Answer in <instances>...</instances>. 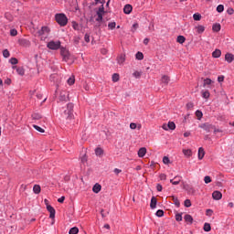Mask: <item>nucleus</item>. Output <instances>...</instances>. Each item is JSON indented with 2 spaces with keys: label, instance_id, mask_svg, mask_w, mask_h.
Segmentation results:
<instances>
[{
  "label": "nucleus",
  "instance_id": "f257e3e1",
  "mask_svg": "<svg viewBox=\"0 0 234 234\" xmlns=\"http://www.w3.org/2000/svg\"><path fill=\"white\" fill-rule=\"evenodd\" d=\"M62 118L68 121L72 120L74 118V103H68L67 109L62 113Z\"/></svg>",
  "mask_w": 234,
  "mask_h": 234
},
{
  "label": "nucleus",
  "instance_id": "f03ea898",
  "mask_svg": "<svg viewBox=\"0 0 234 234\" xmlns=\"http://www.w3.org/2000/svg\"><path fill=\"white\" fill-rule=\"evenodd\" d=\"M55 21L59 25V27H67L69 18L64 13H58L55 15Z\"/></svg>",
  "mask_w": 234,
  "mask_h": 234
},
{
  "label": "nucleus",
  "instance_id": "7ed1b4c3",
  "mask_svg": "<svg viewBox=\"0 0 234 234\" xmlns=\"http://www.w3.org/2000/svg\"><path fill=\"white\" fill-rule=\"evenodd\" d=\"M47 47L50 50H59L61 48V41L51 40L48 43Z\"/></svg>",
  "mask_w": 234,
  "mask_h": 234
},
{
  "label": "nucleus",
  "instance_id": "20e7f679",
  "mask_svg": "<svg viewBox=\"0 0 234 234\" xmlns=\"http://www.w3.org/2000/svg\"><path fill=\"white\" fill-rule=\"evenodd\" d=\"M199 129H203L206 133H211L215 129V125L209 122H204L199 124Z\"/></svg>",
  "mask_w": 234,
  "mask_h": 234
},
{
  "label": "nucleus",
  "instance_id": "39448f33",
  "mask_svg": "<svg viewBox=\"0 0 234 234\" xmlns=\"http://www.w3.org/2000/svg\"><path fill=\"white\" fill-rule=\"evenodd\" d=\"M60 56H62L63 61H69L70 58V54L69 53V50H67L66 48H63L60 46Z\"/></svg>",
  "mask_w": 234,
  "mask_h": 234
},
{
  "label": "nucleus",
  "instance_id": "423d86ee",
  "mask_svg": "<svg viewBox=\"0 0 234 234\" xmlns=\"http://www.w3.org/2000/svg\"><path fill=\"white\" fill-rule=\"evenodd\" d=\"M183 189H185V191H187V193H189V195H195V188H193V186H191L189 184H184Z\"/></svg>",
  "mask_w": 234,
  "mask_h": 234
},
{
  "label": "nucleus",
  "instance_id": "0eeeda50",
  "mask_svg": "<svg viewBox=\"0 0 234 234\" xmlns=\"http://www.w3.org/2000/svg\"><path fill=\"white\" fill-rule=\"evenodd\" d=\"M47 209L49 213V218H56V209L54 207L48 205Z\"/></svg>",
  "mask_w": 234,
  "mask_h": 234
},
{
  "label": "nucleus",
  "instance_id": "6e6552de",
  "mask_svg": "<svg viewBox=\"0 0 234 234\" xmlns=\"http://www.w3.org/2000/svg\"><path fill=\"white\" fill-rule=\"evenodd\" d=\"M212 198L214 200H220L222 198V193L218 190H216L212 193Z\"/></svg>",
  "mask_w": 234,
  "mask_h": 234
},
{
  "label": "nucleus",
  "instance_id": "1a4fd4ad",
  "mask_svg": "<svg viewBox=\"0 0 234 234\" xmlns=\"http://www.w3.org/2000/svg\"><path fill=\"white\" fill-rule=\"evenodd\" d=\"M96 16H97V17H96L95 21H97V23H99L97 25V27H101V23H103V15L101 13H96Z\"/></svg>",
  "mask_w": 234,
  "mask_h": 234
},
{
  "label": "nucleus",
  "instance_id": "9d476101",
  "mask_svg": "<svg viewBox=\"0 0 234 234\" xmlns=\"http://www.w3.org/2000/svg\"><path fill=\"white\" fill-rule=\"evenodd\" d=\"M225 61H227V63H233L234 55L232 53H227L225 55Z\"/></svg>",
  "mask_w": 234,
  "mask_h": 234
},
{
  "label": "nucleus",
  "instance_id": "9b49d317",
  "mask_svg": "<svg viewBox=\"0 0 234 234\" xmlns=\"http://www.w3.org/2000/svg\"><path fill=\"white\" fill-rule=\"evenodd\" d=\"M146 154H147V148H145V147H142L138 151L139 158H144V156H145Z\"/></svg>",
  "mask_w": 234,
  "mask_h": 234
},
{
  "label": "nucleus",
  "instance_id": "f8f14e48",
  "mask_svg": "<svg viewBox=\"0 0 234 234\" xmlns=\"http://www.w3.org/2000/svg\"><path fill=\"white\" fill-rule=\"evenodd\" d=\"M181 178H182V176H175L174 179L170 180V183L173 184V186H178V184H180Z\"/></svg>",
  "mask_w": 234,
  "mask_h": 234
},
{
  "label": "nucleus",
  "instance_id": "ddd939ff",
  "mask_svg": "<svg viewBox=\"0 0 234 234\" xmlns=\"http://www.w3.org/2000/svg\"><path fill=\"white\" fill-rule=\"evenodd\" d=\"M184 220L186 222V224H193V216L186 214L184 216Z\"/></svg>",
  "mask_w": 234,
  "mask_h": 234
},
{
  "label": "nucleus",
  "instance_id": "4468645a",
  "mask_svg": "<svg viewBox=\"0 0 234 234\" xmlns=\"http://www.w3.org/2000/svg\"><path fill=\"white\" fill-rule=\"evenodd\" d=\"M169 81H171V79L167 75H163L161 78V82L164 83V85H169Z\"/></svg>",
  "mask_w": 234,
  "mask_h": 234
},
{
  "label": "nucleus",
  "instance_id": "2eb2a0df",
  "mask_svg": "<svg viewBox=\"0 0 234 234\" xmlns=\"http://www.w3.org/2000/svg\"><path fill=\"white\" fill-rule=\"evenodd\" d=\"M123 12L124 14H127V15L131 14V12H133V5L129 4L125 5L123 7Z\"/></svg>",
  "mask_w": 234,
  "mask_h": 234
},
{
  "label": "nucleus",
  "instance_id": "dca6fc26",
  "mask_svg": "<svg viewBox=\"0 0 234 234\" xmlns=\"http://www.w3.org/2000/svg\"><path fill=\"white\" fill-rule=\"evenodd\" d=\"M197 156L198 160H202L204 156H206V151H204V148L199 147Z\"/></svg>",
  "mask_w": 234,
  "mask_h": 234
},
{
  "label": "nucleus",
  "instance_id": "f3484780",
  "mask_svg": "<svg viewBox=\"0 0 234 234\" xmlns=\"http://www.w3.org/2000/svg\"><path fill=\"white\" fill-rule=\"evenodd\" d=\"M117 63H119V65H123V63H125V54H121L117 57Z\"/></svg>",
  "mask_w": 234,
  "mask_h": 234
},
{
  "label": "nucleus",
  "instance_id": "a211bd4d",
  "mask_svg": "<svg viewBox=\"0 0 234 234\" xmlns=\"http://www.w3.org/2000/svg\"><path fill=\"white\" fill-rule=\"evenodd\" d=\"M92 191L93 193H100V191H101V185H100L99 183H96L93 187H92Z\"/></svg>",
  "mask_w": 234,
  "mask_h": 234
},
{
  "label": "nucleus",
  "instance_id": "6ab92c4d",
  "mask_svg": "<svg viewBox=\"0 0 234 234\" xmlns=\"http://www.w3.org/2000/svg\"><path fill=\"white\" fill-rule=\"evenodd\" d=\"M220 56H222V51L220 49H215L212 52V58H218Z\"/></svg>",
  "mask_w": 234,
  "mask_h": 234
},
{
  "label": "nucleus",
  "instance_id": "aec40b11",
  "mask_svg": "<svg viewBox=\"0 0 234 234\" xmlns=\"http://www.w3.org/2000/svg\"><path fill=\"white\" fill-rule=\"evenodd\" d=\"M157 199L155 197H152L151 198V203H150V207L151 209H154L156 207V204H157Z\"/></svg>",
  "mask_w": 234,
  "mask_h": 234
},
{
  "label": "nucleus",
  "instance_id": "412c9836",
  "mask_svg": "<svg viewBox=\"0 0 234 234\" xmlns=\"http://www.w3.org/2000/svg\"><path fill=\"white\" fill-rule=\"evenodd\" d=\"M33 192L35 195H39L41 193V186L39 185H35L33 186Z\"/></svg>",
  "mask_w": 234,
  "mask_h": 234
},
{
  "label": "nucleus",
  "instance_id": "4be33fe9",
  "mask_svg": "<svg viewBox=\"0 0 234 234\" xmlns=\"http://www.w3.org/2000/svg\"><path fill=\"white\" fill-rule=\"evenodd\" d=\"M220 28H222V27L218 23H216L212 26L213 32H220Z\"/></svg>",
  "mask_w": 234,
  "mask_h": 234
},
{
  "label": "nucleus",
  "instance_id": "5701e85b",
  "mask_svg": "<svg viewBox=\"0 0 234 234\" xmlns=\"http://www.w3.org/2000/svg\"><path fill=\"white\" fill-rule=\"evenodd\" d=\"M177 43H179L180 45H184V43H186V37L179 35L176 38Z\"/></svg>",
  "mask_w": 234,
  "mask_h": 234
},
{
  "label": "nucleus",
  "instance_id": "b1692460",
  "mask_svg": "<svg viewBox=\"0 0 234 234\" xmlns=\"http://www.w3.org/2000/svg\"><path fill=\"white\" fill-rule=\"evenodd\" d=\"M96 156H103V149L101 147H97L95 149Z\"/></svg>",
  "mask_w": 234,
  "mask_h": 234
},
{
  "label": "nucleus",
  "instance_id": "393cba45",
  "mask_svg": "<svg viewBox=\"0 0 234 234\" xmlns=\"http://www.w3.org/2000/svg\"><path fill=\"white\" fill-rule=\"evenodd\" d=\"M16 72L19 76H25V68L23 67L16 68Z\"/></svg>",
  "mask_w": 234,
  "mask_h": 234
},
{
  "label": "nucleus",
  "instance_id": "a878e982",
  "mask_svg": "<svg viewBox=\"0 0 234 234\" xmlns=\"http://www.w3.org/2000/svg\"><path fill=\"white\" fill-rule=\"evenodd\" d=\"M71 27L74 30H80V28H81V27L80 26V24H78V22L76 21H72L71 22Z\"/></svg>",
  "mask_w": 234,
  "mask_h": 234
},
{
  "label": "nucleus",
  "instance_id": "bb28decb",
  "mask_svg": "<svg viewBox=\"0 0 234 234\" xmlns=\"http://www.w3.org/2000/svg\"><path fill=\"white\" fill-rule=\"evenodd\" d=\"M172 200L176 207H180V200H178V197L172 196Z\"/></svg>",
  "mask_w": 234,
  "mask_h": 234
},
{
  "label": "nucleus",
  "instance_id": "cd10ccee",
  "mask_svg": "<svg viewBox=\"0 0 234 234\" xmlns=\"http://www.w3.org/2000/svg\"><path fill=\"white\" fill-rule=\"evenodd\" d=\"M78 233H80V229H78V227H73L69 231V234H78Z\"/></svg>",
  "mask_w": 234,
  "mask_h": 234
},
{
  "label": "nucleus",
  "instance_id": "c85d7f7f",
  "mask_svg": "<svg viewBox=\"0 0 234 234\" xmlns=\"http://www.w3.org/2000/svg\"><path fill=\"white\" fill-rule=\"evenodd\" d=\"M168 129L170 131H175V129H176V124H175V122H168Z\"/></svg>",
  "mask_w": 234,
  "mask_h": 234
},
{
  "label": "nucleus",
  "instance_id": "c756f323",
  "mask_svg": "<svg viewBox=\"0 0 234 234\" xmlns=\"http://www.w3.org/2000/svg\"><path fill=\"white\" fill-rule=\"evenodd\" d=\"M74 83H76V79L74 75H72L68 79V85H74Z\"/></svg>",
  "mask_w": 234,
  "mask_h": 234
},
{
  "label": "nucleus",
  "instance_id": "7c9ffc66",
  "mask_svg": "<svg viewBox=\"0 0 234 234\" xmlns=\"http://www.w3.org/2000/svg\"><path fill=\"white\" fill-rule=\"evenodd\" d=\"M203 229H204V231H206V232L211 231V224H209V223H205V224H204V227H203Z\"/></svg>",
  "mask_w": 234,
  "mask_h": 234
},
{
  "label": "nucleus",
  "instance_id": "2f4dec72",
  "mask_svg": "<svg viewBox=\"0 0 234 234\" xmlns=\"http://www.w3.org/2000/svg\"><path fill=\"white\" fill-rule=\"evenodd\" d=\"M32 120H41V118H43V116L40 113H33L31 115Z\"/></svg>",
  "mask_w": 234,
  "mask_h": 234
},
{
  "label": "nucleus",
  "instance_id": "473e14b6",
  "mask_svg": "<svg viewBox=\"0 0 234 234\" xmlns=\"http://www.w3.org/2000/svg\"><path fill=\"white\" fill-rule=\"evenodd\" d=\"M193 19L194 21H200V19H202V15H200L199 13H195L193 15Z\"/></svg>",
  "mask_w": 234,
  "mask_h": 234
},
{
  "label": "nucleus",
  "instance_id": "72a5a7b5",
  "mask_svg": "<svg viewBox=\"0 0 234 234\" xmlns=\"http://www.w3.org/2000/svg\"><path fill=\"white\" fill-rule=\"evenodd\" d=\"M135 58H136V59H138L139 61H142V59H144V53L138 51V52L135 54Z\"/></svg>",
  "mask_w": 234,
  "mask_h": 234
},
{
  "label": "nucleus",
  "instance_id": "f704fd0d",
  "mask_svg": "<svg viewBox=\"0 0 234 234\" xmlns=\"http://www.w3.org/2000/svg\"><path fill=\"white\" fill-rule=\"evenodd\" d=\"M183 154L185 156H191L193 154V152L190 149H183Z\"/></svg>",
  "mask_w": 234,
  "mask_h": 234
},
{
  "label": "nucleus",
  "instance_id": "c9c22d12",
  "mask_svg": "<svg viewBox=\"0 0 234 234\" xmlns=\"http://www.w3.org/2000/svg\"><path fill=\"white\" fill-rule=\"evenodd\" d=\"M196 28L197 30V34H203V32L206 30L204 26H197Z\"/></svg>",
  "mask_w": 234,
  "mask_h": 234
},
{
  "label": "nucleus",
  "instance_id": "e433bc0d",
  "mask_svg": "<svg viewBox=\"0 0 234 234\" xmlns=\"http://www.w3.org/2000/svg\"><path fill=\"white\" fill-rule=\"evenodd\" d=\"M112 81H113V83H116L117 81H120V74L114 73L112 75Z\"/></svg>",
  "mask_w": 234,
  "mask_h": 234
},
{
  "label": "nucleus",
  "instance_id": "4c0bfd02",
  "mask_svg": "<svg viewBox=\"0 0 234 234\" xmlns=\"http://www.w3.org/2000/svg\"><path fill=\"white\" fill-rule=\"evenodd\" d=\"M196 116H197V120H202V116H204V113H202V111L197 110Z\"/></svg>",
  "mask_w": 234,
  "mask_h": 234
},
{
  "label": "nucleus",
  "instance_id": "58836bf2",
  "mask_svg": "<svg viewBox=\"0 0 234 234\" xmlns=\"http://www.w3.org/2000/svg\"><path fill=\"white\" fill-rule=\"evenodd\" d=\"M47 30H48V27H42L40 30H38V36H43V34H45V32H47Z\"/></svg>",
  "mask_w": 234,
  "mask_h": 234
},
{
  "label": "nucleus",
  "instance_id": "ea45409f",
  "mask_svg": "<svg viewBox=\"0 0 234 234\" xmlns=\"http://www.w3.org/2000/svg\"><path fill=\"white\" fill-rule=\"evenodd\" d=\"M209 96H211V94L209 93L208 90L202 91V98H204L205 100H207Z\"/></svg>",
  "mask_w": 234,
  "mask_h": 234
},
{
  "label": "nucleus",
  "instance_id": "a19ab883",
  "mask_svg": "<svg viewBox=\"0 0 234 234\" xmlns=\"http://www.w3.org/2000/svg\"><path fill=\"white\" fill-rule=\"evenodd\" d=\"M140 27V25H138V23H134L133 26H132V29H131V32H133V34H134V32H136V30H138V27Z\"/></svg>",
  "mask_w": 234,
  "mask_h": 234
},
{
  "label": "nucleus",
  "instance_id": "79ce46f5",
  "mask_svg": "<svg viewBox=\"0 0 234 234\" xmlns=\"http://www.w3.org/2000/svg\"><path fill=\"white\" fill-rule=\"evenodd\" d=\"M9 63H11V65H17V63H19V60L16 58H11L9 59Z\"/></svg>",
  "mask_w": 234,
  "mask_h": 234
},
{
  "label": "nucleus",
  "instance_id": "37998d69",
  "mask_svg": "<svg viewBox=\"0 0 234 234\" xmlns=\"http://www.w3.org/2000/svg\"><path fill=\"white\" fill-rule=\"evenodd\" d=\"M33 127L38 133H45V129L41 128L40 126H37V125L34 124Z\"/></svg>",
  "mask_w": 234,
  "mask_h": 234
},
{
  "label": "nucleus",
  "instance_id": "c03bdc74",
  "mask_svg": "<svg viewBox=\"0 0 234 234\" xmlns=\"http://www.w3.org/2000/svg\"><path fill=\"white\" fill-rule=\"evenodd\" d=\"M217 12H218V14H222V12H224V5H218L217 6Z\"/></svg>",
  "mask_w": 234,
  "mask_h": 234
},
{
  "label": "nucleus",
  "instance_id": "a18cd8bd",
  "mask_svg": "<svg viewBox=\"0 0 234 234\" xmlns=\"http://www.w3.org/2000/svg\"><path fill=\"white\" fill-rule=\"evenodd\" d=\"M5 18L7 19V21H14V16L10 14V13H5Z\"/></svg>",
  "mask_w": 234,
  "mask_h": 234
},
{
  "label": "nucleus",
  "instance_id": "49530a36",
  "mask_svg": "<svg viewBox=\"0 0 234 234\" xmlns=\"http://www.w3.org/2000/svg\"><path fill=\"white\" fill-rule=\"evenodd\" d=\"M163 164H165V165L171 164V160L169 159V157L164 156L163 157Z\"/></svg>",
  "mask_w": 234,
  "mask_h": 234
},
{
  "label": "nucleus",
  "instance_id": "de8ad7c7",
  "mask_svg": "<svg viewBox=\"0 0 234 234\" xmlns=\"http://www.w3.org/2000/svg\"><path fill=\"white\" fill-rule=\"evenodd\" d=\"M108 27L110 28V30H114V28H116V22L109 23Z\"/></svg>",
  "mask_w": 234,
  "mask_h": 234
},
{
  "label": "nucleus",
  "instance_id": "09e8293b",
  "mask_svg": "<svg viewBox=\"0 0 234 234\" xmlns=\"http://www.w3.org/2000/svg\"><path fill=\"white\" fill-rule=\"evenodd\" d=\"M3 57L4 58H10V51H8V49H4L3 50Z\"/></svg>",
  "mask_w": 234,
  "mask_h": 234
},
{
  "label": "nucleus",
  "instance_id": "8fccbe9b",
  "mask_svg": "<svg viewBox=\"0 0 234 234\" xmlns=\"http://www.w3.org/2000/svg\"><path fill=\"white\" fill-rule=\"evenodd\" d=\"M213 80H211V79H205L204 80V83H203V87H206V85H211Z\"/></svg>",
  "mask_w": 234,
  "mask_h": 234
},
{
  "label": "nucleus",
  "instance_id": "3c124183",
  "mask_svg": "<svg viewBox=\"0 0 234 234\" xmlns=\"http://www.w3.org/2000/svg\"><path fill=\"white\" fill-rule=\"evenodd\" d=\"M176 222H182V213L176 214Z\"/></svg>",
  "mask_w": 234,
  "mask_h": 234
},
{
  "label": "nucleus",
  "instance_id": "603ef678",
  "mask_svg": "<svg viewBox=\"0 0 234 234\" xmlns=\"http://www.w3.org/2000/svg\"><path fill=\"white\" fill-rule=\"evenodd\" d=\"M185 207H191V199H186L184 202Z\"/></svg>",
  "mask_w": 234,
  "mask_h": 234
},
{
  "label": "nucleus",
  "instance_id": "864d4df0",
  "mask_svg": "<svg viewBox=\"0 0 234 234\" xmlns=\"http://www.w3.org/2000/svg\"><path fill=\"white\" fill-rule=\"evenodd\" d=\"M133 76L136 79L142 78V72L141 71H135L133 73Z\"/></svg>",
  "mask_w": 234,
  "mask_h": 234
},
{
  "label": "nucleus",
  "instance_id": "5fc2aeb1",
  "mask_svg": "<svg viewBox=\"0 0 234 234\" xmlns=\"http://www.w3.org/2000/svg\"><path fill=\"white\" fill-rule=\"evenodd\" d=\"M96 14H101L103 16V14H105V7H103V5H101L98 11L96 12Z\"/></svg>",
  "mask_w": 234,
  "mask_h": 234
},
{
  "label": "nucleus",
  "instance_id": "6e6d98bb",
  "mask_svg": "<svg viewBox=\"0 0 234 234\" xmlns=\"http://www.w3.org/2000/svg\"><path fill=\"white\" fill-rule=\"evenodd\" d=\"M84 41H86V43H90V35L89 33L85 34Z\"/></svg>",
  "mask_w": 234,
  "mask_h": 234
},
{
  "label": "nucleus",
  "instance_id": "4d7b16f0",
  "mask_svg": "<svg viewBox=\"0 0 234 234\" xmlns=\"http://www.w3.org/2000/svg\"><path fill=\"white\" fill-rule=\"evenodd\" d=\"M19 45H28V40L22 38L18 40Z\"/></svg>",
  "mask_w": 234,
  "mask_h": 234
},
{
  "label": "nucleus",
  "instance_id": "13d9d810",
  "mask_svg": "<svg viewBox=\"0 0 234 234\" xmlns=\"http://www.w3.org/2000/svg\"><path fill=\"white\" fill-rule=\"evenodd\" d=\"M205 184H211V176H207L204 177Z\"/></svg>",
  "mask_w": 234,
  "mask_h": 234
},
{
  "label": "nucleus",
  "instance_id": "bf43d9fd",
  "mask_svg": "<svg viewBox=\"0 0 234 234\" xmlns=\"http://www.w3.org/2000/svg\"><path fill=\"white\" fill-rule=\"evenodd\" d=\"M156 217H164V210L163 209H158L155 213Z\"/></svg>",
  "mask_w": 234,
  "mask_h": 234
},
{
  "label": "nucleus",
  "instance_id": "052dcab7",
  "mask_svg": "<svg viewBox=\"0 0 234 234\" xmlns=\"http://www.w3.org/2000/svg\"><path fill=\"white\" fill-rule=\"evenodd\" d=\"M59 101H67V96L63 93H60Z\"/></svg>",
  "mask_w": 234,
  "mask_h": 234
},
{
  "label": "nucleus",
  "instance_id": "680f3d73",
  "mask_svg": "<svg viewBox=\"0 0 234 234\" xmlns=\"http://www.w3.org/2000/svg\"><path fill=\"white\" fill-rule=\"evenodd\" d=\"M193 107H195V104L193 102L186 103V109L188 111H191V109H193Z\"/></svg>",
  "mask_w": 234,
  "mask_h": 234
},
{
  "label": "nucleus",
  "instance_id": "e2e57ef3",
  "mask_svg": "<svg viewBox=\"0 0 234 234\" xmlns=\"http://www.w3.org/2000/svg\"><path fill=\"white\" fill-rule=\"evenodd\" d=\"M10 36H13V37L17 36V29H11L10 30Z\"/></svg>",
  "mask_w": 234,
  "mask_h": 234
},
{
  "label": "nucleus",
  "instance_id": "0e129e2a",
  "mask_svg": "<svg viewBox=\"0 0 234 234\" xmlns=\"http://www.w3.org/2000/svg\"><path fill=\"white\" fill-rule=\"evenodd\" d=\"M80 162H81V164H87V154H84V155L80 158Z\"/></svg>",
  "mask_w": 234,
  "mask_h": 234
},
{
  "label": "nucleus",
  "instance_id": "69168bd1",
  "mask_svg": "<svg viewBox=\"0 0 234 234\" xmlns=\"http://www.w3.org/2000/svg\"><path fill=\"white\" fill-rule=\"evenodd\" d=\"M234 10L232 7H229L227 9V14H229V16H233Z\"/></svg>",
  "mask_w": 234,
  "mask_h": 234
},
{
  "label": "nucleus",
  "instance_id": "338daca9",
  "mask_svg": "<svg viewBox=\"0 0 234 234\" xmlns=\"http://www.w3.org/2000/svg\"><path fill=\"white\" fill-rule=\"evenodd\" d=\"M206 215L207 217H211V215H213V211L211 209H207Z\"/></svg>",
  "mask_w": 234,
  "mask_h": 234
},
{
  "label": "nucleus",
  "instance_id": "774afa93",
  "mask_svg": "<svg viewBox=\"0 0 234 234\" xmlns=\"http://www.w3.org/2000/svg\"><path fill=\"white\" fill-rule=\"evenodd\" d=\"M162 189H164V187L162 186V185L157 184V185H156V190L159 191V192H162Z\"/></svg>",
  "mask_w": 234,
  "mask_h": 234
}]
</instances>
